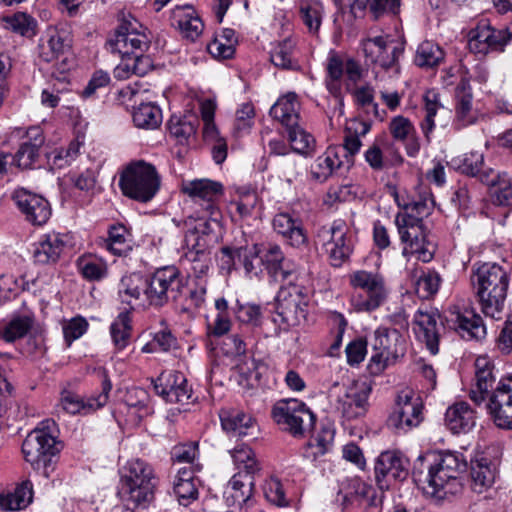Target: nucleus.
Returning a JSON list of instances; mask_svg holds the SVG:
<instances>
[{
	"label": "nucleus",
	"mask_w": 512,
	"mask_h": 512,
	"mask_svg": "<svg viewBox=\"0 0 512 512\" xmlns=\"http://www.w3.org/2000/svg\"><path fill=\"white\" fill-rule=\"evenodd\" d=\"M409 462L403 455L394 451L382 452L376 460L375 480L380 490H388L391 481H403L407 478Z\"/></svg>",
	"instance_id": "obj_17"
},
{
	"label": "nucleus",
	"mask_w": 512,
	"mask_h": 512,
	"mask_svg": "<svg viewBox=\"0 0 512 512\" xmlns=\"http://www.w3.org/2000/svg\"><path fill=\"white\" fill-rule=\"evenodd\" d=\"M384 491L377 493L376 489L360 478H352L348 481L343 494V505L358 501L370 507L380 506L383 502Z\"/></svg>",
	"instance_id": "obj_29"
},
{
	"label": "nucleus",
	"mask_w": 512,
	"mask_h": 512,
	"mask_svg": "<svg viewBox=\"0 0 512 512\" xmlns=\"http://www.w3.org/2000/svg\"><path fill=\"white\" fill-rule=\"evenodd\" d=\"M370 392L371 387L366 382L349 387L346 393L338 399V411L347 420L364 416L368 409Z\"/></svg>",
	"instance_id": "obj_23"
},
{
	"label": "nucleus",
	"mask_w": 512,
	"mask_h": 512,
	"mask_svg": "<svg viewBox=\"0 0 512 512\" xmlns=\"http://www.w3.org/2000/svg\"><path fill=\"white\" fill-rule=\"evenodd\" d=\"M197 120L193 121L186 117L172 116L168 121V130L171 137H173L179 144H187L189 139L195 135Z\"/></svg>",
	"instance_id": "obj_55"
},
{
	"label": "nucleus",
	"mask_w": 512,
	"mask_h": 512,
	"mask_svg": "<svg viewBox=\"0 0 512 512\" xmlns=\"http://www.w3.org/2000/svg\"><path fill=\"white\" fill-rule=\"evenodd\" d=\"M425 101V118L421 123L422 131L427 139H429V134L433 131L435 127L434 117L437 114L439 108H443L439 103V96L437 93L433 91H428L424 95Z\"/></svg>",
	"instance_id": "obj_60"
},
{
	"label": "nucleus",
	"mask_w": 512,
	"mask_h": 512,
	"mask_svg": "<svg viewBox=\"0 0 512 512\" xmlns=\"http://www.w3.org/2000/svg\"><path fill=\"white\" fill-rule=\"evenodd\" d=\"M448 323L464 340L480 341L486 336L483 320L473 310L451 312Z\"/></svg>",
	"instance_id": "obj_25"
},
{
	"label": "nucleus",
	"mask_w": 512,
	"mask_h": 512,
	"mask_svg": "<svg viewBox=\"0 0 512 512\" xmlns=\"http://www.w3.org/2000/svg\"><path fill=\"white\" fill-rule=\"evenodd\" d=\"M422 409L421 398L412 389H403L397 395L394 410L387 418L386 425L395 433H405L422 422Z\"/></svg>",
	"instance_id": "obj_12"
},
{
	"label": "nucleus",
	"mask_w": 512,
	"mask_h": 512,
	"mask_svg": "<svg viewBox=\"0 0 512 512\" xmlns=\"http://www.w3.org/2000/svg\"><path fill=\"white\" fill-rule=\"evenodd\" d=\"M496 477V468L492 462L484 457L472 462L471 488L476 493H482L491 487Z\"/></svg>",
	"instance_id": "obj_41"
},
{
	"label": "nucleus",
	"mask_w": 512,
	"mask_h": 512,
	"mask_svg": "<svg viewBox=\"0 0 512 512\" xmlns=\"http://www.w3.org/2000/svg\"><path fill=\"white\" fill-rule=\"evenodd\" d=\"M128 236L123 225H114L108 231V238L102 239L100 245L114 255L123 256L132 249Z\"/></svg>",
	"instance_id": "obj_45"
},
{
	"label": "nucleus",
	"mask_w": 512,
	"mask_h": 512,
	"mask_svg": "<svg viewBox=\"0 0 512 512\" xmlns=\"http://www.w3.org/2000/svg\"><path fill=\"white\" fill-rule=\"evenodd\" d=\"M395 225L401 242L405 244L404 255L417 254L422 262L433 259L436 247L420 217L409 212H399L395 217Z\"/></svg>",
	"instance_id": "obj_6"
},
{
	"label": "nucleus",
	"mask_w": 512,
	"mask_h": 512,
	"mask_svg": "<svg viewBox=\"0 0 512 512\" xmlns=\"http://www.w3.org/2000/svg\"><path fill=\"white\" fill-rule=\"evenodd\" d=\"M475 388L470 391V398L476 404H481L489 394L495 382L493 364L487 357H478L475 361Z\"/></svg>",
	"instance_id": "obj_32"
},
{
	"label": "nucleus",
	"mask_w": 512,
	"mask_h": 512,
	"mask_svg": "<svg viewBox=\"0 0 512 512\" xmlns=\"http://www.w3.org/2000/svg\"><path fill=\"white\" fill-rule=\"evenodd\" d=\"M419 456L415 461L412 476L424 494L444 498L462 489V475L466 472L467 461L461 453L440 452L437 455Z\"/></svg>",
	"instance_id": "obj_1"
},
{
	"label": "nucleus",
	"mask_w": 512,
	"mask_h": 512,
	"mask_svg": "<svg viewBox=\"0 0 512 512\" xmlns=\"http://www.w3.org/2000/svg\"><path fill=\"white\" fill-rule=\"evenodd\" d=\"M257 362L253 358H240L233 367V377L244 389L253 388L259 380Z\"/></svg>",
	"instance_id": "obj_51"
},
{
	"label": "nucleus",
	"mask_w": 512,
	"mask_h": 512,
	"mask_svg": "<svg viewBox=\"0 0 512 512\" xmlns=\"http://www.w3.org/2000/svg\"><path fill=\"white\" fill-rule=\"evenodd\" d=\"M474 39L479 43H486L487 46L492 50L502 51L512 39V33L506 29H493L486 27L477 32Z\"/></svg>",
	"instance_id": "obj_57"
},
{
	"label": "nucleus",
	"mask_w": 512,
	"mask_h": 512,
	"mask_svg": "<svg viewBox=\"0 0 512 512\" xmlns=\"http://www.w3.org/2000/svg\"><path fill=\"white\" fill-rule=\"evenodd\" d=\"M350 285L361 290L353 293L351 304L357 312H372L382 306L389 294L384 277L377 272L357 270L349 276Z\"/></svg>",
	"instance_id": "obj_5"
},
{
	"label": "nucleus",
	"mask_w": 512,
	"mask_h": 512,
	"mask_svg": "<svg viewBox=\"0 0 512 512\" xmlns=\"http://www.w3.org/2000/svg\"><path fill=\"white\" fill-rule=\"evenodd\" d=\"M307 298L300 286L289 283L281 287L276 297V311L287 327L299 325L306 319Z\"/></svg>",
	"instance_id": "obj_16"
},
{
	"label": "nucleus",
	"mask_w": 512,
	"mask_h": 512,
	"mask_svg": "<svg viewBox=\"0 0 512 512\" xmlns=\"http://www.w3.org/2000/svg\"><path fill=\"white\" fill-rule=\"evenodd\" d=\"M364 158L374 171H382L403 162L398 148L386 134H381L375 138L364 152Z\"/></svg>",
	"instance_id": "obj_19"
},
{
	"label": "nucleus",
	"mask_w": 512,
	"mask_h": 512,
	"mask_svg": "<svg viewBox=\"0 0 512 512\" xmlns=\"http://www.w3.org/2000/svg\"><path fill=\"white\" fill-rule=\"evenodd\" d=\"M445 422L453 433H465L470 431L476 424L475 412L466 402H459L447 409Z\"/></svg>",
	"instance_id": "obj_38"
},
{
	"label": "nucleus",
	"mask_w": 512,
	"mask_h": 512,
	"mask_svg": "<svg viewBox=\"0 0 512 512\" xmlns=\"http://www.w3.org/2000/svg\"><path fill=\"white\" fill-rule=\"evenodd\" d=\"M182 191L202 208V215L217 223L219 210L216 201L223 194L220 182L210 179H195L182 183Z\"/></svg>",
	"instance_id": "obj_15"
},
{
	"label": "nucleus",
	"mask_w": 512,
	"mask_h": 512,
	"mask_svg": "<svg viewBox=\"0 0 512 512\" xmlns=\"http://www.w3.org/2000/svg\"><path fill=\"white\" fill-rule=\"evenodd\" d=\"M272 224L274 230L291 246L299 248L307 243V235L299 217L289 212H279L274 216Z\"/></svg>",
	"instance_id": "obj_27"
},
{
	"label": "nucleus",
	"mask_w": 512,
	"mask_h": 512,
	"mask_svg": "<svg viewBox=\"0 0 512 512\" xmlns=\"http://www.w3.org/2000/svg\"><path fill=\"white\" fill-rule=\"evenodd\" d=\"M362 49L366 62L373 65V70L377 74V69L399 73L400 67L398 59L403 52V48L393 40L383 36L368 38L362 42Z\"/></svg>",
	"instance_id": "obj_13"
},
{
	"label": "nucleus",
	"mask_w": 512,
	"mask_h": 512,
	"mask_svg": "<svg viewBox=\"0 0 512 512\" xmlns=\"http://www.w3.org/2000/svg\"><path fill=\"white\" fill-rule=\"evenodd\" d=\"M156 480L152 467L143 460L127 463L121 476L120 495L128 509L146 508L154 500Z\"/></svg>",
	"instance_id": "obj_3"
},
{
	"label": "nucleus",
	"mask_w": 512,
	"mask_h": 512,
	"mask_svg": "<svg viewBox=\"0 0 512 512\" xmlns=\"http://www.w3.org/2000/svg\"><path fill=\"white\" fill-rule=\"evenodd\" d=\"M111 389V381L104 373L102 379V391L97 397L90 398L87 403H84L79 395L72 392H64L61 397V407L69 414L80 413L85 409L100 408L107 403Z\"/></svg>",
	"instance_id": "obj_28"
},
{
	"label": "nucleus",
	"mask_w": 512,
	"mask_h": 512,
	"mask_svg": "<svg viewBox=\"0 0 512 512\" xmlns=\"http://www.w3.org/2000/svg\"><path fill=\"white\" fill-rule=\"evenodd\" d=\"M161 177L154 165L138 160L128 164L120 174L119 187L124 196L147 203L158 193Z\"/></svg>",
	"instance_id": "obj_4"
},
{
	"label": "nucleus",
	"mask_w": 512,
	"mask_h": 512,
	"mask_svg": "<svg viewBox=\"0 0 512 512\" xmlns=\"http://www.w3.org/2000/svg\"><path fill=\"white\" fill-rule=\"evenodd\" d=\"M154 68L149 55L136 51L134 54L121 58V62L114 69V77L118 80L128 79L131 75L145 76Z\"/></svg>",
	"instance_id": "obj_33"
},
{
	"label": "nucleus",
	"mask_w": 512,
	"mask_h": 512,
	"mask_svg": "<svg viewBox=\"0 0 512 512\" xmlns=\"http://www.w3.org/2000/svg\"><path fill=\"white\" fill-rule=\"evenodd\" d=\"M455 124L458 128L475 123L477 113L473 108V93L470 82L463 77L455 88Z\"/></svg>",
	"instance_id": "obj_26"
},
{
	"label": "nucleus",
	"mask_w": 512,
	"mask_h": 512,
	"mask_svg": "<svg viewBox=\"0 0 512 512\" xmlns=\"http://www.w3.org/2000/svg\"><path fill=\"white\" fill-rule=\"evenodd\" d=\"M145 279L137 273L124 275L118 284V296L122 303L133 309V302L140 299L144 290Z\"/></svg>",
	"instance_id": "obj_44"
},
{
	"label": "nucleus",
	"mask_w": 512,
	"mask_h": 512,
	"mask_svg": "<svg viewBox=\"0 0 512 512\" xmlns=\"http://www.w3.org/2000/svg\"><path fill=\"white\" fill-rule=\"evenodd\" d=\"M132 118L138 128L155 129L162 122V112L151 102L140 103L133 111Z\"/></svg>",
	"instance_id": "obj_49"
},
{
	"label": "nucleus",
	"mask_w": 512,
	"mask_h": 512,
	"mask_svg": "<svg viewBox=\"0 0 512 512\" xmlns=\"http://www.w3.org/2000/svg\"><path fill=\"white\" fill-rule=\"evenodd\" d=\"M182 287L180 271L175 266H165L145 279L143 294L150 305L162 307L168 302L169 293L180 292Z\"/></svg>",
	"instance_id": "obj_14"
},
{
	"label": "nucleus",
	"mask_w": 512,
	"mask_h": 512,
	"mask_svg": "<svg viewBox=\"0 0 512 512\" xmlns=\"http://www.w3.org/2000/svg\"><path fill=\"white\" fill-rule=\"evenodd\" d=\"M12 199L25 219L31 224L41 226L49 220L51 207L44 197L19 188L13 192Z\"/></svg>",
	"instance_id": "obj_20"
},
{
	"label": "nucleus",
	"mask_w": 512,
	"mask_h": 512,
	"mask_svg": "<svg viewBox=\"0 0 512 512\" xmlns=\"http://www.w3.org/2000/svg\"><path fill=\"white\" fill-rule=\"evenodd\" d=\"M440 276L435 271L424 272L416 281L415 292L422 299H428L439 289Z\"/></svg>",
	"instance_id": "obj_61"
},
{
	"label": "nucleus",
	"mask_w": 512,
	"mask_h": 512,
	"mask_svg": "<svg viewBox=\"0 0 512 512\" xmlns=\"http://www.w3.org/2000/svg\"><path fill=\"white\" fill-rule=\"evenodd\" d=\"M254 481V478L244 475L242 471L233 475L224 493L227 504L238 507L247 504L253 494Z\"/></svg>",
	"instance_id": "obj_30"
},
{
	"label": "nucleus",
	"mask_w": 512,
	"mask_h": 512,
	"mask_svg": "<svg viewBox=\"0 0 512 512\" xmlns=\"http://www.w3.org/2000/svg\"><path fill=\"white\" fill-rule=\"evenodd\" d=\"M155 392L169 403H189L192 389L183 373L175 370L163 371L153 380Z\"/></svg>",
	"instance_id": "obj_18"
},
{
	"label": "nucleus",
	"mask_w": 512,
	"mask_h": 512,
	"mask_svg": "<svg viewBox=\"0 0 512 512\" xmlns=\"http://www.w3.org/2000/svg\"><path fill=\"white\" fill-rule=\"evenodd\" d=\"M32 327V319L28 316H20L12 319L5 327L3 338L7 342L24 337Z\"/></svg>",
	"instance_id": "obj_64"
},
{
	"label": "nucleus",
	"mask_w": 512,
	"mask_h": 512,
	"mask_svg": "<svg viewBox=\"0 0 512 512\" xmlns=\"http://www.w3.org/2000/svg\"><path fill=\"white\" fill-rule=\"evenodd\" d=\"M273 420L294 437H302L310 433L316 422L315 414L307 405L298 399L279 400L271 410Z\"/></svg>",
	"instance_id": "obj_7"
},
{
	"label": "nucleus",
	"mask_w": 512,
	"mask_h": 512,
	"mask_svg": "<svg viewBox=\"0 0 512 512\" xmlns=\"http://www.w3.org/2000/svg\"><path fill=\"white\" fill-rule=\"evenodd\" d=\"M445 52L433 41H423L417 47L414 63L423 69H433L444 62Z\"/></svg>",
	"instance_id": "obj_43"
},
{
	"label": "nucleus",
	"mask_w": 512,
	"mask_h": 512,
	"mask_svg": "<svg viewBox=\"0 0 512 512\" xmlns=\"http://www.w3.org/2000/svg\"><path fill=\"white\" fill-rule=\"evenodd\" d=\"M2 22L6 29L21 36L32 37L35 35L37 23L33 17L25 12L3 16Z\"/></svg>",
	"instance_id": "obj_53"
},
{
	"label": "nucleus",
	"mask_w": 512,
	"mask_h": 512,
	"mask_svg": "<svg viewBox=\"0 0 512 512\" xmlns=\"http://www.w3.org/2000/svg\"><path fill=\"white\" fill-rule=\"evenodd\" d=\"M70 49V41L65 32L52 30L46 43L41 45V57L47 61H53L64 55Z\"/></svg>",
	"instance_id": "obj_50"
},
{
	"label": "nucleus",
	"mask_w": 512,
	"mask_h": 512,
	"mask_svg": "<svg viewBox=\"0 0 512 512\" xmlns=\"http://www.w3.org/2000/svg\"><path fill=\"white\" fill-rule=\"evenodd\" d=\"M22 452L34 470L41 471L46 478L50 477L54 470L55 457L59 452L54 436L45 429H34L23 441Z\"/></svg>",
	"instance_id": "obj_8"
},
{
	"label": "nucleus",
	"mask_w": 512,
	"mask_h": 512,
	"mask_svg": "<svg viewBox=\"0 0 512 512\" xmlns=\"http://www.w3.org/2000/svg\"><path fill=\"white\" fill-rule=\"evenodd\" d=\"M457 168L466 175L477 177L481 181L482 174H485L490 168L484 166V155L478 150H472L465 153L457 160Z\"/></svg>",
	"instance_id": "obj_56"
},
{
	"label": "nucleus",
	"mask_w": 512,
	"mask_h": 512,
	"mask_svg": "<svg viewBox=\"0 0 512 512\" xmlns=\"http://www.w3.org/2000/svg\"><path fill=\"white\" fill-rule=\"evenodd\" d=\"M481 310L487 317L500 319L509 287V274L496 263H484L471 276Z\"/></svg>",
	"instance_id": "obj_2"
},
{
	"label": "nucleus",
	"mask_w": 512,
	"mask_h": 512,
	"mask_svg": "<svg viewBox=\"0 0 512 512\" xmlns=\"http://www.w3.org/2000/svg\"><path fill=\"white\" fill-rule=\"evenodd\" d=\"M327 74L329 77V81H327V88L331 93L336 96L337 105L339 106L340 115L343 114V99L339 97L337 94L340 90V86L338 81L341 79L344 73V61L338 56L336 53L332 52L328 58L327 63Z\"/></svg>",
	"instance_id": "obj_54"
},
{
	"label": "nucleus",
	"mask_w": 512,
	"mask_h": 512,
	"mask_svg": "<svg viewBox=\"0 0 512 512\" xmlns=\"http://www.w3.org/2000/svg\"><path fill=\"white\" fill-rule=\"evenodd\" d=\"M219 418L222 429L231 437L243 439L255 438L258 426L251 415L236 409H221Z\"/></svg>",
	"instance_id": "obj_24"
},
{
	"label": "nucleus",
	"mask_w": 512,
	"mask_h": 512,
	"mask_svg": "<svg viewBox=\"0 0 512 512\" xmlns=\"http://www.w3.org/2000/svg\"><path fill=\"white\" fill-rule=\"evenodd\" d=\"M81 142L73 140L66 148L55 149L47 154L48 163L57 169L70 165L80 154Z\"/></svg>",
	"instance_id": "obj_58"
},
{
	"label": "nucleus",
	"mask_w": 512,
	"mask_h": 512,
	"mask_svg": "<svg viewBox=\"0 0 512 512\" xmlns=\"http://www.w3.org/2000/svg\"><path fill=\"white\" fill-rule=\"evenodd\" d=\"M173 20L183 37L195 41L203 32L204 24L190 5L177 6L173 11Z\"/></svg>",
	"instance_id": "obj_35"
},
{
	"label": "nucleus",
	"mask_w": 512,
	"mask_h": 512,
	"mask_svg": "<svg viewBox=\"0 0 512 512\" xmlns=\"http://www.w3.org/2000/svg\"><path fill=\"white\" fill-rule=\"evenodd\" d=\"M295 43L292 39L286 38L279 42L270 55L271 62L282 69H293L297 65L293 58Z\"/></svg>",
	"instance_id": "obj_59"
},
{
	"label": "nucleus",
	"mask_w": 512,
	"mask_h": 512,
	"mask_svg": "<svg viewBox=\"0 0 512 512\" xmlns=\"http://www.w3.org/2000/svg\"><path fill=\"white\" fill-rule=\"evenodd\" d=\"M316 239L322 245L333 267H341L349 260L353 251V241L343 220H336L330 226L321 227Z\"/></svg>",
	"instance_id": "obj_11"
},
{
	"label": "nucleus",
	"mask_w": 512,
	"mask_h": 512,
	"mask_svg": "<svg viewBox=\"0 0 512 512\" xmlns=\"http://www.w3.org/2000/svg\"><path fill=\"white\" fill-rule=\"evenodd\" d=\"M262 261L268 273L276 282H283L292 275L285 262V257L280 247L270 245L262 257Z\"/></svg>",
	"instance_id": "obj_42"
},
{
	"label": "nucleus",
	"mask_w": 512,
	"mask_h": 512,
	"mask_svg": "<svg viewBox=\"0 0 512 512\" xmlns=\"http://www.w3.org/2000/svg\"><path fill=\"white\" fill-rule=\"evenodd\" d=\"M236 318L253 329H258L262 325V312L261 307L256 304H240L237 303L235 309Z\"/></svg>",
	"instance_id": "obj_62"
},
{
	"label": "nucleus",
	"mask_w": 512,
	"mask_h": 512,
	"mask_svg": "<svg viewBox=\"0 0 512 512\" xmlns=\"http://www.w3.org/2000/svg\"><path fill=\"white\" fill-rule=\"evenodd\" d=\"M300 16L310 33L317 34L322 23L324 7L318 0L300 2Z\"/></svg>",
	"instance_id": "obj_52"
},
{
	"label": "nucleus",
	"mask_w": 512,
	"mask_h": 512,
	"mask_svg": "<svg viewBox=\"0 0 512 512\" xmlns=\"http://www.w3.org/2000/svg\"><path fill=\"white\" fill-rule=\"evenodd\" d=\"M372 348L374 353L369 362V369L374 374L381 373L406 353L405 340L399 331L385 327H379L374 332Z\"/></svg>",
	"instance_id": "obj_10"
},
{
	"label": "nucleus",
	"mask_w": 512,
	"mask_h": 512,
	"mask_svg": "<svg viewBox=\"0 0 512 512\" xmlns=\"http://www.w3.org/2000/svg\"><path fill=\"white\" fill-rule=\"evenodd\" d=\"M33 499V485L29 480L19 484L14 492L0 493V508L6 511L25 509Z\"/></svg>",
	"instance_id": "obj_40"
},
{
	"label": "nucleus",
	"mask_w": 512,
	"mask_h": 512,
	"mask_svg": "<svg viewBox=\"0 0 512 512\" xmlns=\"http://www.w3.org/2000/svg\"><path fill=\"white\" fill-rule=\"evenodd\" d=\"M487 408L496 426L512 429V377L492 392Z\"/></svg>",
	"instance_id": "obj_22"
},
{
	"label": "nucleus",
	"mask_w": 512,
	"mask_h": 512,
	"mask_svg": "<svg viewBox=\"0 0 512 512\" xmlns=\"http://www.w3.org/2000/svg\"><path fill=\"white\" fill-rule=\"evenodd\" d=\"M481 182L491 187L495 204L512 206V179L506 173L500 174L494 169H489L482 174Z\"/></svg>",
	"instance_id": "obj_34"
},
{
	"label": "nucleus",
	"mask_w": 512,
	"mask_h": 512,
	"mask_svg": "<svg viewBox=\"0 0 512 512\" xmlns=\"http://www.w3.org/2000/svg\"><path fill=\"white\" fill-rule=\"evenodd\" d=\"M300 103L298 102L297 95L289 92L271 107L270 115L279 121L287 130L301 122L299 115Z\"/></svg>",
	"instance_id": "obj_37"
},
{
	"label": "nucleus",
	"mask_w": 512,
	"mask_h": 512,
	"mask_svg": "<svg viewBox=\"0 0 512 512\" xmlns=\"http://www.w3.org/2000/svg\"><path fill=\"white\" fill-rule=\"evenodd\" d=\"M66 246L65 235L49 233L43 236L33 251L35 262L39 264L55 263Z\"/></svg>",
	"instance_id": "obj_36"
},
{
	"label": "nucleus",
	"mask_w": 512,
	"mask_h": 512,
	"mask_svg": "<svg viewBox=\"0 0 512 512\" xmlns=\"http://www.w3.org/2000/svg\"><path fill=\"white\" fill-rule=\"evenodd\" d=\"M44 143L45 136L40 127L33 126L28 128L18 150L12 157L11 165L21 170L35 168L40 159Z\"/></svg>",
	"instance_id": "obj_21"
},
{
	"label": "nucleus",
	"mask_w": 512,
	"mask_h": 512,
	"mask_svg": "<svg viewBox=\"0 0 512 512\" xmlns=\"http://www.w3.org/2000/svg\"><path fill=\"white\" fill-rule=\"evenodd\" d=\"M132 324L130 312L125 310L115 318L110 326V334L117 350H123L130 342Z\"/></svg>",
	"instance_id": "obj_48"
},
{
	"label": "nucleus",
	"mask_w": 512,
	"mask_h": 512,
	"mask_svg": "<svg viewBox=\"0 0 512 512\" xmlns=\"http://www.w3.org/2000/svg\"><path fill=\"white\" fill-rule=\"evenodd\" d=\"M210 220L200 215L198 225L187 232L185 236L187 251H210L208 241V234L212 230Z\"/></svg>",
	"instance_id": "obj_46"
},
{
	"label": "nucleus",
	"mask_w": 512,
	"mask_h": 512,
	"mask_svg": "<svg viewBox=\"0 0 512 512\" xmlns=\"http://www.w3.org/2000/svg\"><path fill=\"white\" fill-rule=\"evenodd\" d=\"M362 142L358 135L351 132L348 128L342 145L334 146L333 148L342 149L339 151V156L345 162V167L349 168L354 163V156L359 152Z\"/></svg>",
	"instance_id": "obj_63"
},
{
	"label": "nucleus",
	"mask_w": 512,
	"mask_h": 512,
	"mask_svg": "<svg viewBox=\"0 0 512 512\" xmlns=\"http://www.w3.org/2000/svg\"><path fill=\"white\" fill-rule=\"evenodd\" d=\"M416 323L420 328L422 337L426 343L428 350L432 354H437L439 351L438 343L442 331H444L441 316L435 312H421L419 311L416 316Z\"/></svg>",
	"instance_id": "obj_31"
},
{
	"label": "nucleus",
	"mask_w": 512,
	"mask_h": 512,
	"mask_svg": "<svg viewBox=\"0 0 512 512\" xmlns=\"http://www.w3.org/2000/svg\"><path fill=\"white\" fill-rule=\"evenodd\" d=\"M339 148H328L326 152L317 157L311 166V176L317 182L326 181L334 171L345 167V162L339 156Z\"/></svg>",
	"instance_id": "obj_39"
},
{
	"label": "nucleus",
	"mask_w": 512,
	"mask_h": 512,
	"mask_svg": "<svg viewBox=\"0 0 512 512\" xmlns=\"http://www.w3.org/2000/svg\"><path fill=\"white\" fill-rule=\"evenodd\" d=\"M150 37L145 28L136 18L129 15L124 17L114 35L107 40L106 48L111 53H118L121 58L144 52L150 47Z\"/></svg>",
	"instance_id": "obj_9"
},
{
	"label": "nucleus",
	"mask_w": 512,
	"mask_h": 512,
	"mask_svg": "<svg viewBox=\"0 0 512 512\" xmlns=\"http://www.w3.org/2000/svg\"><path fill=\"white\" fill-rule=\"evenodd\" d=\"M287 138L292 150L298 154L309 156L314 152L315 139L308 133L301 122L286 130Z\"/></svg>",
	"instance_id": "obj_47"
}]
</instances>
